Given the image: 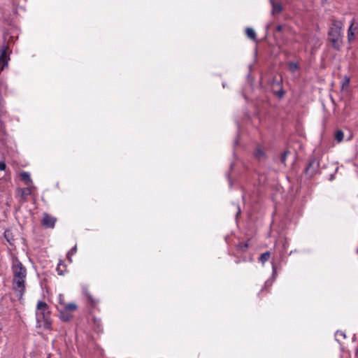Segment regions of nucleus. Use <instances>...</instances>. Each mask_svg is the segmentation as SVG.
Wrapping results in <instances>:
<instances>
[{
	"instance_id": "1",
	"label": "nucleus",
	"mask_w": 358,
	"mask_h": 358,
	"mask_svg": "<svg viewBox=\"0 0 358 358\" xmlns=\"http://www.w3.org/2000/svg\"><path fill=\"white\" fill-rule=\"evenodd\" d=\"M13 289L19 300L22 299L26 289L27 269L17 259H14L12 263Z\"/></svg>"
},
{
	"instance_id": "2",
	"label": "nucleus",
	"mask_w": 358,
	"mask_h": 358,
	"mask_svg": "<svg viewBox=\"0 0 358 358\" xmlns=\"http://www.w3.org/2000/svg\"><path fill=\"white\" fill-rule=\"evenodd\" d=\"M36 317L38 327L49 329L51 327L50 311L45 302L38 301L36 306Z\"/></svg>"
},
{
	"instance_id": "3",
	"label": "nucleus",
	"mask_w": 358,
	"mask_h": 358,
	"mask_svg": "<svg viewBox=\"0 0 358 358\" xmlns=\"http://www.w3.org/2000/svg\"><path fill=\"white\" fill-rule=\"evenodd\" d=\"M343 24L341 22H335L331 28L329 35L333 45L338 48L341 44V30Z\"/></svg>"
},
{
	"instance_id": "4",
	"label": "nucleus",
	"mask_w": 358,
	"mask_h": 358,
	"mask_svg": "<svg viewBox=\"0 0 358 358\" xmlns=\"http://www.w3.org/2000/svg\"><path fill=\"white\" fill-rule=\"evenodd\" d=\"M55 306L59 317L64 322L67 321V301L64 294H59L55 301Z\"/></svg>"
},
{
	"instance_id": "5",
	"label": "nucleus",
	"mask_w": 358,
	"mask_h": 358,
	"mask_svg": "<svg viewBox=\"0 0 358 358\" xmlns=\"http://www.w3.org/2000/svg\"><path fill=\"white\" fill-rule=\"evenodd\" d=\"M55 218L45 213L42 220L43 225L48 228H53L55 224Z\"/></svg>"
},
{
	"instance_id": "6",
	"label": "nucleus",
	"mask_w": 358,
	"mask_h": 358,
	"mask_svg": "<svg viewBox=\"0 0 358 358\" xmlns=\"http://www.w3.org/2000/svg\"><path fill=\"white\" fill-rule=\"evenodd\" d=\"M8 59H7V48H5L2 50L1 54L0 55V65L1 66V70L7 65Z\"/></svg>"
},
{
	"instance_id": "7",
	"label": "nucleus",
	"mask_w": 358,
	"mask_h": 358,
	"mask_svg": "<svg viewBox=\"0 0 358 358\" xmlns=\"http://www.w3.org/2000/svg\"><path fill=\"white\" fill-rule=\"evenodd\" d=\"M56 271L59 275H64L66 272V265L64 262L60 261L57 266Z\"/></svg>"
},
{
	"instance_id": "8",
	"label": "nucleus",
	"mask_w": 358,
	"mask_h": 358,
	"mask_svg": "<svg viewBox=\"0 0 358 358\" xmlns=\"http://www.w3.org/2000/svg\"><path fill=\"white\" fill-rule=\"evenodd\" d=\"M20 178L27 186H29L32 183L30 175L27 172H22L20 173Z\"/></svg>"
},
{
	"instance_id": "9",
	"label": "nucleus",
	"mask_w": 358,
	"mask_h": 358,
	"mask_svg": "<svg viewBox=\"0 0 358 358\" xmlns=\"http://www.w3.org/2000/svg\"><path fill=\"white\" fill-rule=\"evenodd\" d=\"M355 29H356V28L354 27V20H352L351 21V24L348 29V38L349 42H351L354 39Z\"/></svg>"
},
{
	"instance_id": "10",
	"label": "nucleus",
	"mask_w": 358,
	"mask_h": 358,
	"mask_svg": "<svg viewBox=\"0 0 358 358\" xmlns=\"http://www.w3.org/2000/svg\"><path fill=\"white\" fill-rule=\"evenodd\" d=\"M270 1L272 6V14L275 15L279 13L282 10L281 5L278 3H275L273 0H270Z\"/></svg>"
},
{
	"instance_id": "11",
	"label": "nucleus",
	"mask_w": 358,
	"mask_h": 358,
	"mask_svg": "<svg viewBox=\"0 0 358 358\" xmlns=\"http://www.w3.org/2000/svg\"><path fill=\"white\" fill-rule=\"evenodd\" d=\"M34 189L32 186H28L27 188H23L20 189L21 196L22 198H26L27 196L32 194L33 189Z\"/></svg>"
},
{
	"instance_id": "12",
	"label": "nucleus",
	"mask_w": 358,
	"mask_h": 358,
	"mask_svg": "<svg viewBox=\"0 0 358 358\" xmlns=\"http://www.w3.org/2000/svg\"><path fill=\"white\" fill-rule=\"evenodd\" d=\"M254 155H255V157L259 160H262L264 158V152L259 147L257 148V149L255 151Z\"/></svg>"
},
{
	"instance_id": "13",
	"label": "nucleus",
	"mask_w": 358,
	"mask_h": 358,
	"mask_svg": "<svg viewBox=\"0 0 358 358\" xmlns=\"http://www.w3.org/2000/svg\"><path fill=\"white\" fill-rule=\"evenodd\" d=\"M245 33H246L247 36L249 38L252 39V40L255 39L256 33H255V30L253 29H252V28H247L246 30H245Z\"/></svg>"
},
{
	"instance_id": "14",
	"label": "nucleus",
	"mask_w": 358,
	"mask_h": 358,
	"mask_svg": "<svg viewBox=\"0 0 358 358\" xmlns=\"http://www.w3.org/2000/svg\"><path fill=\"white\" fill-rule=\"evenodd\" d=\"M344 134L341 130H338L335 133V139L338 142H341L343 140Z\"/></svg>"
},
{
	"instance_id": "15",
	"label": "nucleus",
	"mask_w": 358,
	"mask_h": 358,
	"mask_svg": "<svg viewBox=\"0 0 358 358\" xmlns=\"http://www.w3.org/2000/svg\"><path fill=\"white\" fill-rule=\"evenodd\" d=\"M269 257H270V252H266L261 255V256L259 257V261L264 264L268 260Z\"/></svg>"
},
{
	"instance_id": "16",
	"label": "nucleus",
	"mask_w": 358,
	"mask_h": 358,
	"mask_svg": "<svg viewBox=\"0 0 358 358\" xmlns=\"http://www.w3.org/2000/svg\"><path fill=\"white\" fill-rule=\"evenodd\" d=\"M319 165V162H317L315 159L312 160L308 166L306 168V171L308 173L311 167L315 166L317 168Z\"/></svg>"
},
{
	"instance_id": "17",
	"label": "nucleus",
	"mask_w": 358,
	"mask_h": 358,
	"mask_svg": "<svg viewBox=\"0 0 358 358\" xmlns=\"http://www.w3.org/2000/svg\"><path fill=\"white\" fill-rule=\"evenodd\" d=\"M289 71L294 72L298 69V64L296 63L291 62L288 65Z\"/></svg>"
},
{
	"instance_id": "18",
	"label": "nucleus",
	"mask_w": 358,
	"mask_h": 358,
	"mask_svg": "<svg viewBox=\"0 0 358 358\" xmlns=\"http://www.w3.org/2000/svg\"><path fill=\"white\" fill-rule=\"evenodd\" d=\"M289 154V152H285L283 153V155H282L281 158H280V161L282 163H285V159H286V157H287V155Z\"/></svg>"
},
{
	"instance_id": "19",
	"label": "nucleus",
	"mask_w": 358,
	"mask_h": 358,
	"mask_svg": "<svg viewBox=\"0 0 358 358\" xmlns=\"http://www.w3.org/2000/svg\"><path fill=\"white\" fill-rule=\"evenodd\" d=\"M336 337L341 336V337H343V338H345V333H344V332H343V331H336Z\"/></svg>"
},
{
	"instance_id": "20",
	"label": "nucleus",
	"mask_w": 358,
	"mask_h": 358,
	"mask_svg": "<svg viewBox=\"0 0 358 358\" xmlns=\"http://www.w3.org/2000/svg\"><path fill=\"white\" fill-rule=\"evenodd\" d=\"M76 309V305L74 303H69V311L74 310Z\"/></svg>"
},
{
	"instance_id": "21",
	"label": "nucleus",
	"mask_w": 358,
	"mask_h": 358,
	"mask_svg": "<svg viewBox=\"0 0 358 358\" xmlns=\"http://www.w3.org/2000/svg\"><path fill=\"white\" fill-rule=\"evenodd\" d=\"M6 167V164L3 162H0V171L5 170Z\"/></svg>"
},
{
	"instance_id": "22",
	"label": "nucleus",
	"mask_w": 358,
	"mask_h": 358,
	"mask_svg": "<svg viewBox=\"0 0 358 358\" xmlns=\"http://www.w3.org/2000/svg\"><path fill=\"white\" fill-rule=\"evenodd\" d=\"M76 247L72 248L71 250V255H73L74 252H76Z\"/></svg>"
},
{
	"instance_id": "23",
	"label": "nucleus",
	"mask_w": 358,
	"mask_h": 358,
	"mask_svg": "<svg viewBox=\"0 0 358 358\" xmlns=\"http://www.w3.org/2000/svg\"><path fill=\"white\" fill-rule=\"evenodd\" d=\"M349 82H350V79L347 78L346 80L345 81V84H348Z\"/></svg>"
},
{
	"instance_id": "24",
	"label": "nucleus",
	"mask_w": 358,
	"mask_h": 358,
	"mask_svg": "<svg viewBox=\"0 0 358 358\" xmlns=\"http://www.w3.org/2000/svg\"><path fill=\"white\" fill-rule=\"evenodd\" d=\"M281 29H282V27H281V26H278V27H277V30H278V31H281Z\"/></svg>"
},
{
	"instance_id": "25",
	"label": "nucleus",
	"mask_w": 358,
	"mask_h": 358,
	"mask_svg": "<svg viewBox=\"0 0 358 358\" xmlns=\"http://www.w3.org/2000/svg\"><path fill=\"white\" fill-rule=\"evenodd\" d=\"M357 252H358V250H357Z\"/></svg>"
}]
</instances>
